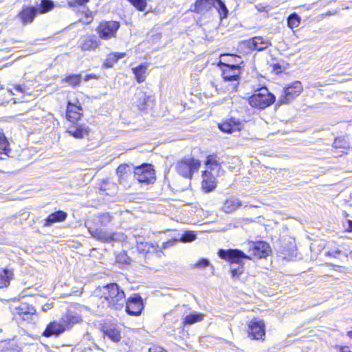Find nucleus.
Returning <instances> with one entry per match:
<instances>
[{
	"mask_svg": "<svg viewBox=\"0 0 352 352\" xmlns=\"http://www.w3.org/2000/svg\"><path fill=\"white\" fill-rule=\"evenodd\" d=\"M90 302L98 309L121 310L126 303L125 293L117 283L108 284L94 291Z\"/></svg>",
	"mask_w": 352,
	"mask_h": 352,
	"instance_id": "1",
	"label": "nucleus"
},
{
	"mask_svg": "<svg viewBox=\"0 0 352 352\" xmlns=\"http://www.w3.org/2000/svg\"><path fill=\"white\" fill-rule=\"evenodd\" d=\"M218 255L220 258L230 263V272L233 278H238L244 271L243 259L251 260L243 251L238 249L219 250Z\"/></svg>",
	"mask_w": 352,
	"mask_h": 352,
	"instance_id": "2",
	"label": "nucleus"
},
{
	"mask_svg": "<svg viewBox=\"0 0 352 352\" xmlns=\"http://www.w3.org/2000/svg\"><path fill=\"white\" fill-rule=\"evenodd\" d=\"M275 100V96L270 93L265 87L256 90L248 100L250 106L259 109L267 108L272 104Z\"/></svg>",
	"mask_w": 352,
	"mask_h": 352,
	"instance_id": "3",
	"label": "nucleus"
},
{
	"mask_svg": "<svg viewBox=\"0 0 352 352\" xmlns=\"http://www.w3.org/2000/svg\"><path fill=\"white\" fill-rule=\"evenodd\" d=\"M201 166L199 160L192 157H185L177 162L175 168L182 177L191 179L194 173L197 172Z\"/></svg>",
	"mask_w": 352,
	"mask_h": 352,
	"instance_id": "4",
	"label": "nucleus"
},
{
	"mask_svg": "<svg viewBox=\"0 0 352 352\" xmlns=\"http://www.w3.org/2000/svg\"><path fill=\"white\" fill-rule=\"evenodd\" d=\"M303 90L302 83L300 81H295L292 84L285 87L281 96L278 98V104H288L300 96Z\"/></svg>",
	"mask_w": 352,
	"mask_h": 352,
	"instance_id": "5",
	"label": "nucleus"
},
{
	"mask_svg": "<svg viewBox=\"0 0 352 352\" xmlns=\"http://www.w3.org/2000/svg\"><path fill=\"white\" fill-rule=\"evenodd\" d=\"M134 177L140 183L151 184L155 181V171L151 164H144L136 167Z\"/></svg>",
	"mask_w": 352,
	"mask_h": 352,
	"instance_id": "6",
	"label": "nucleus"
},
{
	"mask_svg": "<svg viewBox=\"0 0 352 352\" xmlns=\"http://www.w3.org/2000/svg\"><path fill=\"white\" fill-rule=\"evenodd\" d=\"M248 337L252 340H263L265 336V325L263 320L252 319L248 324L247 330Z\"/></svg>",
	"mask_w": 352,
	"mask_h": 352,
	"instance_id": "7",
	"label": "nucleus"
},
{
	"mask_svg": "<svg viewBox=\"0 0 352 352\" xmlns=\"http://www.w3.org/2000/svg\"><path fill=\"white\" fill-rule=\"evenodd\" d=\"M124 307L128 314L133 316H140L144 309L142 297L139 294H133L126 300Z\"/></svg>",
	"mask_w": 352,
	"mask_h": 352,
	"instance_id": "8",
	"label": "nucleus"
},
{
	"mask_svg": "<svg viewBox=\"0 0 352 352\" xmlns=\"http://www.w3.org/2000/svg\"><path fill=\"white\" fill-rule=\"evenodd\" d=\"M249 250L248 256H253L258 258H263L267 257L270 250V247L268 243L264 241L250 242L248 243Z\"/></svg>",
	"mask_w": 352,
	"mask_h": 352,
	"instance_id": "9",
	"label": "nucleus"
},
{
	"mask_svg": "<svg viewBox=\"0 0 352 352\" xmlns=\"http://www.w3.org/2000/svg\"><path fill=\"white\" fill-rule=\"evenodd\" d=\"M119 28L120 23L117 21H104L100 23L97 30L101 38L109 39L116 36Z\"/></svg>",
	"mask_w": 352,
	"mask_h": 352,
	"instance_id": "10",
	"label": "nucleus"
},
{
	"mask_svg": "<svg viewBox=\"0 0 352 352\" xmlns=\"http://www.w3.org/2000/svg\"><path fill=\"white\" fill-rule=\"evenodd\" d=\"M36 313L34 307L27 303L21 302L19 305L14 307L13 314L15 316H18L21 319L30 322L33 320V316Z\"/></svg>",
	"mask_w": 352,
	"mask_h": 352,
	"instance_id": "11",
	"label": "nucleus"
},
{
	"mask_svg": "<svg viewBox=\"0 0 352 352\" xmlns=\"http://www.w3.org/2000/svg\"><path fill=\"white\" fill-rule=\"evenodd\" d=\"M153 99L142 88H138L135 93V103L140 111L145 110L153 105Z\"/></svg>",
	"mask_w": 352,
	"mask_h": 352,
	"instance_id": "12",
	"label": "nucleus"
},
{
	"mask_svg": "<svg viewBox=\"0 0 352 352\" xmlns=\"http://www.w3.org/2000/svg\"><path fill=\"white\" fill-rule=\"evenodd\" d=\"M218 175L217 173L209 171V170L203 171L201 188L204 192H209L214 190L217 184V177Z\"/></svg>",
	"mask_w": 352,
	"mask_h": 352,
	"instance_id": "13",
	"label": "nucleus"
},
{
	"mask_svg": "<svg viewBox=\"0 0 352 352\" xmlns=\"http://www.w3.org/2000/svg\"><path fill=\"white\" fill-rule=\"evenodd\" d=\"M224 67L222 69V76L225 81H238L240 74V67L238 65H230L219 63Z\"/></svg>",
	"mask_w": 352,
	"mask_h": 352,
	"instance_id": "14",
	"label": "nucleus"
},
{
	"mask_svg": "<svg viewBox=\"0 0 352 352\" xmlns=\"http://www.w3.org/2000/svg\"><path fill=\"white\" fill-rule=\"evenodd\" d=\"M90 129L85 124H79L78 123H73L68 126L66 132L69 135L76 139H82L89 135Z\"/></svg>",
	"mask_w": 352,
	"mask_h": 352,
	"instance_id": "15",
	"label": "nucleus"
},
{
	"mask_svg": "<svg viewBox=\"0 0 352 352\" xmlns=\"http://www.w3.org/2000/svg\"><path fill=\"white\" fill-rule=\"evenodd\" d=\"M272 45L268 38L255 36L248 41V47L252 50L263 51Z\"/></svg>",
	"mask_w": 352,
	"mask_h": 352,
	"instance_id": "16",
	"label": "nucleus"
},
{
	"mask_svg": "<svg viewBox=\"0 0 352 352\" xmlns=\"http://www.w3.org/2000/svg\"><path fill=\"white\" fill-rule=\"evenodd\" d=\"M219 129L227 133L238 132L241 129V122L239 120L231 118L219 124Z\"/></svg>",
	"mask_w": 352,
	"mask_h": 352,
	"instance_id": "17",
	"label": "nucleus"
},
{
	"mask_svg": "<svg viewBox=\"0 0 352 352\" xmlns=\"http://www.w3.org/2000/svg\"><path fill=\"white\" fill-rule=\"evenodd\" d=\"M37 13L38 9L36 7H25L19 14V17L23 24L30 23L33 21Z\"/></svg>",
	"mask_w": 352,
	"mask_h": 352,
	"instance_id": "18",
	"label": "nucleus"
},
{
	"mask_svg": "<svg viewBox=\"0 0 352 352\" xmlns=\"http://www.w3.org/2000/svg\"><path fill=\"white\" fill-rule=\"evenodd\" d=\"M102 331L105 336L114 342H120L122 338L120 331L115 325L105 324L102 327Z\"/></svg>",
	"mask_w": 352,
	"mask_h": 352,
	"instance_id": "19",
	"label": "nucleus"
},
{
	"mask_svg": "<svg viewBox=\"0 0 352 352\" xmlns=\"http://www.w3.org/2000/svg\"><path fill=\"white\" fill-rule=\"evenodd\" d=\"M80 317L78 314H74L69 311L63 315L60 320L64 330L70 329L74 324L79 322Z\"/></svg>",
	"mask_w": 352,
	"mask_h": 352,
	"instance_id": "20",
	"label": "nucleus"
},
{
	"mask_svg": "<svg viewBox=\"0 0 352 352\" xmlns=\"http://www.w3.org/2000/svg\"><path fill=\"white\" fill-rule=\"evenodd\" d=\"M65 331L61 323L59 322H51L46 327L43 333L45 337H50L52 336H58Z\"/></svg>",
	"mask_w": 352,
	"mask_h": 352,
	"instance_id": "21",
	"label": "nucleus"
},
{
	"mask_svg": "<svg viewBox=\"0 0 352 352\" xmlns=\"http://www.w3.org/2000/svg\"><path fill=\"white\" fill-rule=\"evenodd\" d=\"M213 5L214 0H197L190 10L198 14H204L211 9Z\"/></svg>",
	"mask_w": 352,
	"mask_h": 352,
	"instance_id": "22",
	"label": "nucleus"
},
{
	"mask_svg": "<svg viewBox=\"0 0 352 352\" xmlns=\"http://www.w3.org/2000/svg\"><path fill=\"white\" fill-rule=\"evenodd\" d=\"M82 108L80 106L72 104L70 102L68 103V107L67 110V118L70 122L75 123L79 120L82 116Z\"/></svg>",
	"mask_w": 352,
	"mask_h": 352,
	"instance_id": "23",
	"label": "nucleus"
},
{
	"mask_svg": "<svg viewBox=\"0 0 352 352\" xmlns=\"http://www.w3.org/2000/svg\"><path fill=\"white\" fill-rule=\"evenodd\" d=\"M13 278L14 271L12 269L6 267L0 270V288L8 287Z\"/></svg>",
	"mask_w": 352,
	"mask_h": 352,
	"instance_id": "24",
	"label": "nucleus"
},
{
	"mask_svg": "<svg viewBox=\"0 0 352 352\" xmlns=\"http://www.w3.org/2000/svg\"><path fill=\"white\" fill-rule=\"evenodd\" d=\"M241 206L242 204L239 199L235 197H230L225 201L222 210L226 213H231Z\"/></svg>",
	"mask_w": 352,
	"mask_h": 352,
	"instance_id": "25",
	"label": "nucleus"
},
{
	"mask_svg": "<svg viewBox=\"0 0 352 352\" xmlns=\"http://www.w3.org/2000/svg\"><path fill=\"white\" fill-rule=\"evenodd\" d=\"M91 236L102 242L109 243L113 240V236L111 233L102 229H96L95 230H89Z\"/></svg>",
	"mask_w": 352,
	"mask_h": 352,
	"instance_id": "26",
	"label": "nucleus"
},
{
	"mask_svg": "<svg viewBox=\"0 0 352 352\" xmlns=\"http://www.w3.org/2000/svg\"><path fill=\"white\" fill-rule=\"evenodd\" d=\"M98 46V41L95 36H88L82 38L80 43V48L83 51L94 50Z\"/></svg>",
	"mask_w": 352,
	"mask_h": 352,
	"instance_id": "27",
	"label": "nucleus"
},
{
	"mask_svg": "<svg viewBox=\"0 0 352 352\" xmlns=\"http://www.w3.org/2000/svg\"><path fill=\"white\" fill-rule=\"evenodd\" d=\"M67 214L66 212L58 210L50 214L45 219V226H51L53 223L57 222H62L65 220Z\"/></svg>",
	"mask_w": 352,
	"mask_h": 352,
	"instance_id": "28",
	"label": "nucleus"
},
{
	"mask_svg": "<svg viewBox=\"0 0 352 352\" xmlns=\"http://www.w3.org/2000/svg\"><path fill=\"white\" fill-rule=\"evenodd\" d=\"M205 164L209 171L219 173L221 170V162L216 155H208Z\"/></svg>",
	"mask_w": 352,
	"mask_h": 352,
	"instance_id": "29",
	"label": "nucleus"
},
{
	"mask_svg": "<svg viewBox=\"0 0 352 352\" xmlns=\"http://www.w3.org/2000/svg\"><path fill=\"white\" fill-rule=\"evenodd\" d=\"M10 151V144L7 138L0 131V160H3V156H9Z\"/></svg>",
	"mask_w": 352,
	"mask_h": 352,
	"instance_id": "30",
	"label": "nucleus"
},
{
	"mask_svg": "<svg viewBox=\"0 0 352 352\" xmlns=\"http://www.w3.org/2000/svg\"><path fill=\"white\" fill-rule=\"evenodd\" d=\"M146 70L147 65L146 64H141L132 69L133 73L135 76V79L138 82H142L145 80Z\"/></svg>",
	"mask_w": 352,
	"mask_h": 352,
	"instance_id": "31",
	"label": "nucleus"
},
{
	"mask_svg": "<svg viewBox=\"0 0 352 352\" xmlns=\"http://www.w3.org/2000/svg\"><path fill=\"white\" fill-rule=\"evenodd\" d=\"M212 7L215 8L217 10L220 15L221 19L227 17L228 10L226 8V4L221 0H214V5Z\"/></svg>",
	"mask_w": 352,
	"mask_h": 352,
	"instance_id": "32",
	"label": "nucleus"
},
{
	"mask_svg": "<svg viewBox=\"0 0 352 352\" xmlns=\"http://www.w3.org/2000/svg\"><path fill=\"white\" fill-rule=\"evenodd\" d=\"M204 316L201 314L193 313L186 316L183 323L184 325H191L203 320Z\"/></svg>",
	"mask_w": 352,
	"mask_h": 352,
	"instance_id": "33",
	"label": "nucleus"
},
{
	"mask_svg": "<svg viewBox=\"0 0 352 352\" xmlns=\"http://www.w3.org/2000/svg\"><path fill=\"white\" fill-rule=\"evenodd\" d=\"M54 8V1L52 0H41L38 9V12L41 14L47 13Z\"/></svg>",
	"mask_w": 352,
	"mask_h": 352,
	"instance_id": "34",
	"label": "nucleus"
},
{
	"mask_svg": "<svg viewBox=\"0 0 352 352\" xmlns=\"http://www.w3.org/2000/svg\"><path fill=\"white\" fill-rule=\"evenodd\" d=\"M301 18L296 13H292L287 17V26L291 29L296 28L298 27Z\"/></svg>",
	"mask_w": 352,
	"mask_h": 352,
	"instance_id": "35",
	"label": "nucleus"
},
{
	"mask_svg": "<svg viewBox=\"0 0 352 352\" xmlns=\"http://www.w3.org/2000/svg\"><path fill=\"white\" fill-rule=\"evenodd\" d=\"M63 81L68 83L69 85L76 87L81 82L80 74H73L67 76Z\"/></svg>",
	"mask_w": 352,
	"mask_h": 352,
	"instance_id": "36",
	"label": "nucleus"
},
{
	"mask_svg": "<svg viewBox=\"0 0 352 352\" xmlns=\"http://www.w3.org/2000/svg\"><path fill=\"white\" fill-rule=\"evenodd\" d=\"M196 239V234L192 231H186L184 232L181 238L180 241L183 243L192 242Z\"/></svg>",
	"mask_w": 352,
	"mask_h": 352,
	"instance_id": "37",
	"label": "nucleus"
},
{
	"mask_svg": "<svg viewBox=\"0 0 352 352\" xmlns=\"http://www.w3.org/2000/svg\"><path fill=\"white\" fill-rule=\"evenodd\" d=\"M112 219V217L109 213L101 214L98 216V221L102 226H107L109 224Z\"/></svg>",
	"mask_w": 352,
	"mask_h": 352,
	"instance_id": "38",
	"label": "nucleus"
},
{
	"mask_svg": "<svg viewBox=\"0 0 352 352\" xmlns=\"http://www.w3.org/2000/svg\"><path fill=\"white\" fill-rule=\"evenodd\" d=\"M138 10L143 11L146 5V0H129Z\"/></svg>",
	"mask_w": 352,
	"mask_h": 352,
	"instance_id": "39",
	"label": "nucleus"
},
{
	"mask_svg": "<svg viewBox=\"0 0 352 352\" xmlns=\"http://www.w3.org/2000/svg\"><path fill=\"white\" fill-rule=\"evenodd\" d=\"M117 60H114L113 58H111V54H110L107 58L105 60L104 63V66L107 68L112 67L113 65L117 62Z\"/></svg>",
	"mask_w": 352,
	"mask_h": 352,
	"instance_id": "40",
	"label": "nucleus"
},
{
	"mask_svg": "<svg viewBox=\"0 0 352 352\" xmlns=\"http://www.w3.org/2000/svg\"><path fill=\"white\" fill-rule=\"evenodd\" d=\"M210 265V261L208 259L202 258L199 260L196 264L195 267L197 268L204 269Z\"/></svg>",
	"mask_w": 352,
	"mask_h": 352,
	"instance_id": "41",
	"label": "nucleus"
},
{
	"mask_svg": "<svg viewBox=\"0 0 352 352\" xmlns=\"http://www.w3.org/2000/svg\"><path fill=\"white\" fill-rule=\"evenodd\" d=\"M341 254V251L340 250H333V251H328L325 252L324 255L327 256H331L333 258H337L338 255Z\"/></svg>",
	"mask_w": 352,
	"mask_h": 352,
	"instance_id": "42",
	"label": "nucleus"
},
{
	"mask_svg": "<svg viewBox=\"0 0 352 352\" xmlns=\"http://www.w3.org/2000/svg\"><path fill=\"white\" fill-rule=\"evenodd\" d=\"M128 166L126 165H120L117 168V174L120 176L126 173Z\"/></svg>",
	"mask_w": 352,
	"mask_h": 352,
	"instance_id": "43",
	"label": "nucleus"
},
{
	"mask_svg": "<svg viewBox=\"0 0 352 352\" xmlns=\"http://www.w3.org/2000/svg\"><path fill=\"white\" fill-rule=\"evenodd\" d=\"M125 56H126L125 53H121V52L111 53V58H113L114 60H117L125 57Z\"/></svg>",
	"mask_w": 352,
	"mask_h": 352,
	"instance_id": "44",
	"label": "nucleus"
},
{
	"mask_svg": "<svg viewBox=\"0 0 352 352\" xmlns=\"http://www.w3.org/2000/svg\"><path fill=\"white\" fill-rule=\"evenodd\" d=\"M89 0H76V3H77L78 5H80V6H82V5H85V3H87ZM69 6L70 7H74L75 6V3H73V2H69Z\"/></svg>",
	"mask_w": 352,
	"mask_h": 352,
	"instance_id": "45",
	"label": "nucleus"
},
{
	"mask_svg": "<svg viewBox=\"0 0 352 352\" xmlns=\"http://www.w3.org/2000/svg\"><path fill=\"white\" fill-rule=\"evenodd\" d=\"M333 146L335 148H341V147H343L342 146V140L339 139V138H336L335 140H334V142H333Z\"/></svg>",
	"mask_w": 352,
	"mask_h": 352,
	"instance_id": "46",
	"label": "nucleus"
},
{
	"mask_svg": "<svg viewBox=\"0 0 352 352\" xmlns=\"http://www.w3.org/2000/svg\"><path fill=\"white\" fill-rule=\"evenodd\" d=\"M149 351L150 352H168L167 351H166L165 349H164L163 348L160 347V346H156V347H153V349H149Z\"/></svg>",
	"mask_w": 352,
	"mask_h": 352,
	"instance_id": "47",
	"label": "nucleus"
},
{
	"mask_svg": "<svg viewBox=\"0 0 352 352\" xmlns=\"http://www.w3.org/2000/svg\"><path fill=\"white\" fill-rule=\"evenodd\" d=\"M348 227L346 230L349 232H352V220H348L347 221Z\"/></svg>",
	"mask_w": 352,
	"mask_h": 352,
	"instance_id": "48",
	"label": "nucleus"
},
{
	"mask_svg": "<svg viewBox=\"0 0 352 352\" xmlns=\"http://www.w3.org/2000/svg\"><path fill=\"white\" fill-rule=\"evenodd\" d=\"M340 352H351L349 347L343 346L340 349Z\"/></svg>",
	"mask_w": 352,
	"mask_h": 352,
	"instance_id": "49",
	"label": "nucleus"
},
{
	"mask_svg": "<svg viewBox=\"0 0 352 352\" xmlns=\"http://www.w3.org/2000/svg\"><path fill=\"white\" fill-rule=\"evenodd\" d=\"M94 78H96L95 76L89 74V75L86 76L85 80H89V79Z\"/></svg>",
	"mask_w": 352,
	"mask_h": 352,
	"instance_id": "50",
	"label": "nucleus"
},
{
	"mask_svg": "<svg viewBox=\"0 0 352 352\" xmlns=\"http://www.w3.org/2000/svg\"><path fill=\"white\" fill-rule=\"evenodd\" d=\"M16 89L19 91H22V89H21V86H19V85L16 87Z\"/></svg>",
	"mask_w": 352,
	"mask_h": 352,
	"instance_id": "51",
	"label": "nucleus"
},
{
	"mask_svg": "<svg viewBox=\"0 0 352 352\" xmlns=\"http://www.w3.org/2000/svg\"><path fill=\"white\" fill-rule=\"evenodd\" d=\"M348 336L352 338V331L348 332Z\"/></svg>",
	"mask_w": 352,
	"mask_h": 352,
	"instance_id": "52",
	"label": "nucleus"
},
{
	"mask_svg": "<svg viewBox=\"0 0 352 352\" xmlns=\"http://www.w3.org/2000/svg\"><path fill=\"white\" fill-rule=\"evenodd\" d=\"M349 256H350L351 258H352V250L349 253Z\"/></svg>",
	"mask_w": 352,
	"mask_h": 352,
	"instance_id": "53",
	"label": "nucleus"
},
{
	"mask_svg": "<svg viewBox=\"0 0 352 352\" xmlns=\"http://www.w3.org/2000/svg\"><path fill=\"white\" fill-rule=\"evenodd\" d=\"M333 267H335V269L340 267V265H333Z\"/></svg>",
	"mask_w": 352,
	"mask_h": 352,
	"instance_id": "54",
	"label": "nucleus"
},
{
	"mask_svg": "<svg viewBox=\"0 0 352 352\" xmlns=\"http://www.w3.org/2000/svg\"><path fill=\"white\" fill-rule=\"evenodd\" d=\"M302 352H309V351L308 350H307V349H304V350H302Z\"/></svg>",
	"mask_w": 352,
	"mask_h": 352,
	"instance_id": "55",
	"label": "nucleus"
},
{
	"mask_svg": "<svg viewBox=\"0 0 352 352\" xmlns=\"http://www.w3.org/2000/svg\"><path fill=\"white\" fill-rule=\"evenodd\" d=\"M234 268H237V265H234Z\"/></svg>",
	"mask_w": 352,
	"mask_h": 352,
	"instance_id": "56",
	"label": "nucleus"
},
{
	"mask_svg": "<svg viewBox=\"0 0 352 352\" xmlns=\"http://www.w3.org/2000/svg\"><path fill=\"white\" fill-rule=\"evenodd\" d=\"M2 89V87L0 85V90Z\"/></svg>",
	"mask_w": 352,
	"mask_h": 352,
	"instance_id": "57",
	"label": "nucleus"
}]
</instances>
